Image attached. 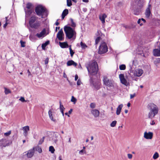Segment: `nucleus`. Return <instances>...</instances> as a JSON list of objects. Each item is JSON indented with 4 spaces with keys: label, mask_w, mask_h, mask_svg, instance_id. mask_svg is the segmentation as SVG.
I'll return each instance as SVG.
<instances>
[{
    "label": "nucleus",
    "mask_w": 160,
    "mask_h": 160,
    "mask_svg": "<svg viewBox=\"0 0 160 160\" xmlns=\"http://www.w3.org/2000/svg\"><path fill=\"white\" fill-rule=\"evenodd\" d=\"M87 68L90 75H96L98 71V66L97 62L95 61H92L87 64Z\"/></svg>",
    "instance_id": "obj_1"
},
{
    "label": "nucleus",
    "mask_w": 160,
    "mask_h": 160,
    "mask_svg": "<svg viewBox=\"0 0 160 160\" xmlns=\"http://www.w3.org/2000/svg\"><path fill=\"white\" fill-rule=\"evenodd\" d=\"M66 38L68 39H76V32L73 28L70 26H65L64 28Z\"/></svg>",
    "instance_id": "obj_2"
},
{
    "label": "nucleus",
    "mask_w": 160,
    "mask_h": 160,
    "mask_svg": "<svg viewBox=\"0 0 160 160\" xmlns=\"http://www.w3.org/2000/svg\"><path fill=\"white\" fill-rule=\"evenodd\" d=\"M149 109L150 112L148 114V117L149 118L152 119L158 113V108L155 105L152 103L149 105Z\"/></svg>",
    "instance_id": "obj_3"
},
{
    "label": "nucleus",
    "mask_w": 160,
    "mask_h": 160,
    "mask_svg": "<svg viewBox=\"0 0 160 160\" xmlns=\"http://www.w3.org/2000/svg\"><path fill=\"white\" fill-rule=\"evenodd\" d=\"M100 43L98 52L100 54H102L108 51V48L106 44L103 41H95V44H97Z\"/></svg>",
    "instance_id": "obj_4"
},
{
    "label": "nucleus",
    "mask_w": 160,
    "mask_h": 160,
    "mask_svg": "<svg viewBox=\"0 0 160 160\" xmlns=\"http://www.w3.org/2000/svg\"><path fill=\"white\" fill-rule=\"evenodd\" d=\"M35 11L37 14L38 16H42V18H43L44 15L46 16L47 14L45 8L40 5L38 6L36 8Z\"/></svg>",
    "instance_id": "obj_5"
},
{
    "label": "nucleus",
    "mask_w": 160,
    "mask_h": 160,
    "mask_svg": "<svg viewBox=\"0 0 160 160\" xmlns=\"http://www.w3.org/2000/svg\"><path fill=\"white\" fill-rule=\"evenodd\" d=\"M49 33L48 29L44 28L39 33H37L36 36L40 39H42Z\"/></svg>",
    "instance_id": "obj_6"
},
{
    "label": "nucleus",
    "mask_w": 160,
    "mask_h": 160,
    "mask_svg": "<svg viewBox=\"0 0 160 160\" xmlns=\"http://www.w3.org/2000/svg\"><path fill=\"white\" fill-rule=\"evenodd\" d=\"M104 84L106 86L110 87L113 86V81L111 80H109L106 76H104L103 79Z\"/></svg>",
    "instance_id": "obj_7"
},
{
    "label": "nucleus",
    "mask_w": 160,
    "mask_h": 160,
    "mask_svg": "<svg viewBox=\"0 0 160 160\" xmlns=\"http://www.w3.org/2000/svg\"><path fill=\"white\" fill-rule=\"evenodd\" d=\"M152 9V5L149 3L148 4V7L145 10V14L147 18H149L151 15V10Z\"/></svg>",
    "instance_id": "obj_8"
},
{
    "label": "nucleus",
    "mask_w": 160,
    "mask_h": 160,
    "mask_svg": "<svg viewBox=\"0 0 160 160\" xmlns=\"http://www.w3.org/2000/svg\"><path fill=\"white\" fill-rule=\"evenodd\" d=\"M10 145L8 141L6 139L3 138L0 140V147L1 148L5 147Z\"/></svg>",
    "instance_id": "obj_9"
},
{
    "label": "nucleus",
    "mask_w": 160,
    "mask_h": 160,
    "mask_svg": "<svg viewBox=\"0 0 160 160\" xmlns=\"http://www.w3.org/2000/svg\"><path fill=\"white\" fill-rule=\"evenodd\" d=\"M143 72L144 71L142 69L137 68L135 70L133 73L135 76L139 77L142 76Z\"/></svg>",
    "instance_id": "obj_10"
},
{
    "label": "nucleus",
    "mask_w": 160,
    "mask_h": 160,
    "mask_svg": "<svg viewBox=\"0 0 160 160\" xmlns=\"http://www.w3.org/2000/svg\"><path fill=\"white\" fill-rule=\"evenodd\" d=\"M96 40H100L103 39L104 37V35L100 31H98L96 34Z\"/></svg>",
    "instance_id": "obj_11"
},
{
    "label": "nucleus",
    "mask_w": 160,
    "mask_h": 160,
    "mask_svg": "<svg viewBox=\"0 0 160 160\" xmlns=\"http://www.w3.org/2000/svg\"><path fill=\"white\" fill-rule=\"evenodd\" d=\"M119 78L122 83L126 86H127L128 85V83L127 82V81L125 79L123 74H120L119 75Z\"/></svg>",
    "instance_id": "obj_12"
},
{
    "label": "nucleus",
    "mask_w": 160,
    "mask_h": 160,
    "mask_svg": "<svg viewBox=\"0 0 160 160\" xmlns=\"http://www.w3.org/2000/svg\"><path fill=\"white\" fill-rule=\"evenodd\" d=\"M132 1L135 3L137 6L138 7H142L144 4V0H132Z\"/></svg>",
    "instance_id": "obj_13"
},
{
    "label": "nucleus",
    "mask_w": 160,
    "mask_h": 160,
    "mask_svg": "<svg viewBox=\"0 0 160 160\" xmlns=\"http://www.w3.org/2000/svg\"><path fill=\"white\" fill-rule=\"evenodd\" d=\"M34 148H32L28 150L26 154L27 157L28 158H32L34 155Z\"/></svg>",
    "instance_id": "obj_14"
},
{
    "label": "nucleus",
    "mask_w": 160,
    "mask_h": 160,
    "mask_svg": "<svg viewBox=\"0 0 160 160\" xmlns=\"http://www.w3.org/2000/svg\"><path fill=\"white\" fill-rule=\"evenodd\" d=\"M57 37L59 40H62L64 39V35L62 30H60L58 32Z\"/></svg>",
    "instance_id": "obj_15"
},
{
    "label": "nucleus",
    "mask_w": 160,
    "mask_h": 160,
    "mask_svg": "<svg viewBox=\"0 0 160 160\" xmlns=\"http://www.w3.org/2000/svg\"><path fill=\"white\" fill-rule=\"evenodd\" d=\"M153 133L151 132H145L144 133V137L146 139H151L153 136Z\"/></svg>",
    "instance_id": "obj_16"
},
{
    "label": "nucleus",
    "mask_w": 160,
    "mask_h": 160,
    "mask_svg": "<svg viewBox=\"0 0 160 160\" xmlns=\"http://www.w3.org/2000/svg\"><path fill=\"white\" fill-rule=\"evenodd\" d=\"M142 7H138L135 8L133 9V13L134 14L138 15L140 14L141 11V10Z\"/></svg>",
    "instance_id": "obj_17"
},
{
    "label": "nucleus",
    "mask_w": 160,
    "mask_h": 160,
    "mask_svg": "<svg viewBox=\"0 0 160 160\" xmlns=\"http://www.w3.org/2000/svg\"><path fill=\"white\" fill-rule=\"evenodd\" d=\"M153 55L156 57L160 56V48L154 49L153 51Z\"/></svg>",
    "instance_id": "obj_18"
},
{
    "label": "nucleus",
    "mask_w": 160,
    "mask_h": 160,
    "mask_svg": "<svg viewBox=\"0 0 160 160\" xmlns=\"http://www.w3.org/2000/svg\"><path fill=\"white\" fill-rule=\"evenodd\" d=\"M107 16L105 14H103L99 15V18L100 20L102 23H104L105 22V19L106 18Z\"/></svg>",
    "instance_id": "obj_19"
},
{
    "label": "nucleus",
    "mask_w": 160,
    "mask_h": 160,
    "mask_svg": "<svg viewBox=\"0 0 160 160\" xmlns=\"http://www.w3.org/2000/svg\"><path fill=\"white\" fill-rule=\"evenodd\" d=\"M40 22L36 21L35 22L32 24V25H31L30 27L32 28L37 29L40 26Z\"/></svg>",
    "instance_id": "obj_20"
},
{
    "label": "nucleus",
    "mask_w": 160,
    "mask_h": 160,
    "mask_svg": "<svg viewBox=\"0 0 160 160\" xmlns=\"http://www.w3.org/2000/svg\"><path fill=\"white\" fill-rule=\"evenodd\" d=\"M37 18L34 16L31 17L29 21V24L30 26L32 25V24L35 22Z\"/></svg>",
    "instance_id": "obj_21"
},
{
    "label": "nucleus",
    "mask_w": 160,
    "mask_h": 160,
    "mask_svg": "<svg viewBox=\"0 0 160 160\" xmlns=\"http://www.w3.org/2000/svg\"><path fill=\"white\" fill-rule=\"evenodd\" d=\"M23 134L25 136H26L28 134V132L29 130V127L27 126L23 128Z\"/></svg>",
    "instance_id": "obj_22"
},
{
    "label": "nucleus",
    "mask_w": 160,
    "mask_h": 160,
    "mask_svg": "<svg viewBox=\"0 0 160 160\" xmlns=\"http://www.w3.org/2000/svg\"><path fill=\"white\" fill-rule=\"evenodd\" d=\"M67 66H70L73 65L74 67H76L77 65V63L75 62L72 60H69L68 61L67 63Z\"/></svg>",
    "instance_id": "obj_23"
},
{
    "label": "nucleus",
    "mask_w": 160,
    "mask_h": 160,
    "mask_svg": "<svg viewBox=\"0 0 160 160\" xmlns=\"http://www.w3.org/2000/svg\"><path fill=\"white\" fill-rule=\"evenodd\" d=\"M91 113L95 117H98L99 114V112L96 109L92 110Z\"/></svg>",
    "instance_id": "obj_24"
},
{
    "label": "nucleus",
    "mask_w": 160,
    "mask_h": 160,
    "mask_svg": "<svg viewBox=\"0 0 160 160\" xmlns=\"http://www.w3.org/2000/svg\"><path fill=\"white\" fill-rule=\"evenodd\" d=\"M123 105L122 104H121L118 106V107L117 108L116 110V114L117 115H119L120 114L122 109L123 107Z\"/></svg>",
    "instance_id": "obj_25"
},
{
    "label": "nucleus",
    "mask_w": 160,
    "mask_h": 160,
    "mask_svg": "<svg viewBox=\"0 0 160 160\" xmlns=\"http://www.w3.org/2000/svg\"><path fill=\"white\" fill-rule=\"evenodd\" d=\"M59 45L62 48H68V45L67 42H59Z\"/></svg>",
    "instance_id": "obj_26"
},
{
    "label": "nucleus",
    "mask_w": 160,
    "mask_h": 160,
    "mask_svg": "<svg viewBox=\"0 0 160 160\" xmlns=\"http://www.w3.org/2000/svg\"><path fill=\"white\" fill-rule=\"evenodd\" d=\"M68 13V10L67 9H65L63 12L62 14V19H63L64 18V17L66 16Z\"/></svg>",
    "instance_id": "obj_27"
},
{
    "label": "nucleus",
    "mask_w": 160,
    "mask_h": 160,
    "mask_svg": "<svg viewBox=\"0 0 160 160\" xmlns=\"http://www.w3.org/2000/svg\"><path fill=\"white\" fill-rule=\"evenodd\" d=\"M146 22L145 19L143 18L139 19L138 21V23L139 24L140 26H142L143 25V23Z\"/></svg>",
    "instance_id": "obj_28"
},
{
    "label": "nucleus",
    "mask_w": 160,
    "mask_h": 160,
    "mask_svg": "<svg viewBox=\"0 0 160 160\" xmlns=\"http://www.w3.org/2000/svg\"><path fill=\"white\" fill-rule=\"evenodd\" d=\"M48 114L49 117L50 119L53 121L55 122H56V119H53L52 117V112L51 110H50L48 111Z\"/></svg>",
    "instance_id": "obj_29"
},
{
    "label": "nucleus",
    "mask_w": 160,
    "mask_h": 160,
    "mask_svg": "<svg viewBox=\"0 0 160 160\" xmlns=\"http://www.w3.org/2000/svg\"><path fill=\"white\" fill-rule=\"evenodd\" d=\"M49 43V41H47L46 42H45L44 43H43L42 45V48L43 50H45L46 47L48 45Z\"/></svg>",
    "instance_id": "obj_30"
},
{
    "label": "nucleus",
    "mask_w": 160,
    "mask_h": 160,
    "mask_svg": "<svg viewBox=\"0 0 160 160\" xmlns=\"http://www.w3.org/2000/svg\"><path fill=\"white\" fill-rule=\"evenodd\" d=\"M70 20L71 22L70 25L72 28L74 29V28L76 26V23L73 21V20L72 19H70Z\"/></svg>",
    "instance_id": "obj_31"
},
{
    "label": "nucleus",
    "mask_w": 160,
    "mask_h": 160,
    "mask_svg": "<svg viewBox=\"0 0 160 160\" xmlns=\"http://www.w3.org/2000/svg\"><path fill=\"white\" fill-rule=\"evenodd\" d=\"M25 10L26 15L28 16H30L32 12V10L31 9H28L27 11L25 9Z\"/></svg>",
    "instance_id": "obj_32"
},
{
    "label": "nucleus",
    "mask_w": 160,
    "mask_h": 160,
    "mask_svg": "<svg viewBox=\"0 0 160 160\" xmlns=\"http://www.w3.org/2000/svg\"><path fill=\"white\" fill-rule=\"evenodd\" d=\"M34 148L36 151H38L39 153H41L42 152L41 148L39 146H37Z\"/></svg>",
    "instance_id": "obj_33"
},
{
    "label": "nucleus",
    "mask_w": 160,
    "mask_h": 160,
    "mask_svg": "<svg viewBox=\"0 0 160 160\" xmlns=\"http://www.w3.org/2000/svg\"><path fill=\"white\" fill-rule=\"evenodd\" d=\"M154 64L157 65L159 63H160V58H156L154 61Z\"/></svg>",
    "instance_id": "obj_34"
},
{
    "label": "nucleus",
    "mask_w": 160,
    "mask_h": 160,
    "mask_svg": "<svg viewBox=\"0 0 160 160\" xmlns=\"http://www.w3.org/2000/svg\"><path fill=\"white\" fill-rule=\"evenodd\" d=\"M60 110L61 112L64 111L65 108L64 107L63 105L61 104V102H60Z\"/></svg>",
    "instance_id": "obj_35"
},
{
    "label": "nucleus",
    "mask_w": 160,
    "mask_h": 160,
    "mask_svg": "<svg viewBox=\"0 0 160 160\" xmlns=\"http://www.w3.org/2000/svg\"><path fill=\"white\" fill-rule=\"evenodd\" d=\"M71 101L73 102V104H75L77 102V99L74 97L73 96L72 97L71 99Z\"/></svg>",
    "instance_id": "obj_36"
},
{
    "label": "nucleus",
    "mask_w": 160,
    "mask_h": 160,
    "mask_svg": "<svg viewBox=\"0 0 160 160\" xmlns=\"http://www.w3.org/2000/svg\"><path fill=\"white\" fill-rule=\"evenodd\" d=\"M119 69L120 70H124L126 69V66L124 64H122L119 66Z\"/></svg>",
    "instance_id": "obj_37"
},
{
    "label": "nucleus",
    "mask_w": 160,
    "mask_h": 160,
    "mask_svg": "<svg viewBox=\"0 0 160 160\" xmlns=\"http://www.w3.org/2000/svg\"><path fill=\"white\" fill-rule=\"evenodd\" d=\"M49 151L52 153H53L55 151V149H54L53 147L52 146H51L49 148Z\"/></svg>",
    "instance_id": "obj_38"
},
{
    "label": "nucleus",
    "mask_w": 160,
    "mask_h": 160,
    "mask_svg": "<svg viewBox=\"0 0 160 160\" xmlns=\"http://www.w3.org/2000/svg\"><path fill=\"white\" fill-rule=\"evenodd\" d=\"M159 157V154L158 152H156L153 155V158L154 159H157Z\"/></svg>",
    "instance_id": "obj_39"
},
{
    "label": "nucleus",
    "mask_w": 160,
    "mask_h": 160,
    "mask_svg": "<svg viewBox=\"0 0 160 160\" xmlns=\"http://www.w3.org/2000/svg\"><path fill=\"white\" fill-rule=\"evenodd\" d=\"M67 3L68 6H71L72 5L71 0H67Z\"/></svg>",
    "instance_id": "obj_40"
},
{
    "label": "nucleus",
    "mask_w": 160,
    "mask_h": 160,
    "mask_svg": "<svg viewBox=\"0 0 160 160\" xmlns=\"http://www.w3.org/2000/svg\"><path fill=\"white\" fill-rule=\"evenodd\" d=\"M116 123L117 121H112L110 124L111 127H114L116 126Z\"/></svg>",
    "instance_id": "obj_41"
},
{
    "label": "nucleus",
    "mask_w": 160,
    "mask_h": 160,
    "mask_svg": "<svg viewBox=\"0 0 160 160\" xmlns=\"http://www.w3.org/2000/svg\"><path fill=\"white\" fill-rule=\"evenodd\" d=\"M20 43H21V46L22 47H24L25 46L26 42L23 41H20Z\"/></svg>",
    "instance_id": "obj_42"
},
{
    "label": "nucleus",
    "mask_w": 160,
    "mask_h": 160,
    "mask_svg": "<svg viewBox=\"0 0 160 160\" xmlns=\"http://www.w3.org/2000/svg\"><path fill=\"white\" fill-rule=\"evenodd\" d=\"M4 89H5L4 92H5V93L6 94H7L8 93H11V91L9 89H7L6 88H5Z\"/></svg>",
    "instance_id": "obj_43"
},
{
    "label": "nucleus",
    "mask_w": 160,
    "mask_h": 160,
    "mask_svg": "<svg viewBox=\"0 0 160 160\" xmlns=\"http://www.w3.org/2000/svg\"><path fill=\"white\" fill-rule=\"evenodd\" d=\"M32 4L30 3H28L27 4V8L28 9H31Z\"/></svg>",
    "instance_id": "obj_44"
},
{
    "label": "nucleus",
    "mask_w": 160,
    "mask_h": 160,
    "mask_svg": "<svg viewBox=\"0 0 160 160\" xmlns=\"http://www.w3.org/2000/svg\"><path fill=\"white\" fill-rule=\"evenodd\" d=\"M5 19H6V22H5V24H4L3 25V27L4 28H5L7 26V25L8 24V18L6 17L5 18Z\"/></svg>",
    "instance_id": "obj_45"
},
{
    "label": "nucleus",
    "mask_w": 160,
    "mask_h": 160,
    "mask_svg": "<svg viewBox=\"0 0 160 160\" xmlns=\"http://www.w3.org/2000/svg\"><path fill=\"white\" fill-rule=\"evenodd\" d=\"M81 45L82 48H85L87 47V45L85 44L82 43V42H81Z\"/></svg>",
    "instance_id": "obj_46"
},
{
    "label": "nucleus",
    "mask_w": 160,
    "mask_h": 160,
    "mask_svg": "<svg viewBox=\"0 0 160 160\" xmlns=\"http://www.w3.org/2000/svg\"><path fill=\"white\" fill-rule=\"evenodd\" d=\"M11 133V131H9L8 132H6V133H4V135L5 136H9Z\"/></svg>",
    "instance_id": "obj_47"
},
{
    "label": "nucleus",
    "mask_w": 160,
    "mask_h": 160,
    "mask_svg": "<svg viewBox=\"0 0 160 160\" xmlns=\"http://www.w3.org/2000/svg\"><path fill=\"white\" fill-rule=\"evenodd\" d=\"M69 50L71 56L72 57L73 54L74 53V52L72 50L71 47L69 48Z\"/></svg>",
    "instance_id": "obj_48"
},
{
    "label": "nucleus",
    "mask_w": 160,
    "mask_h": 160,
    "mask_svg": "<svg viewBox=\"0 0 160 160\" xmlns=\"http://www.w3.org/2000/svg\"><path fill=\"white\" fill-rule=\"evenodd\" d=\"M44 137H43L41 139H40V140H39L38 144H42L44 142Z\"/></svg>",
    "instance_id": "obj_49"
},
{
    "label": "nucleus",
    "mask_w": 160,
    "mask_h": 160,
    "mask_svg": "<svg viewBox=\"0 0 160 160\" xmlns=\"http://www.w3.org/2000/svg\"><path fill=\"white\" fill-rule=\"evenodd\" d=\"M19 100L22 102H26L27 101L25 100L24 98L23 97H21Z\"/></svg>",
    "instance_id": "obj_50"
},
{
    "label": "nucleus",
    "mask_w": 160,
    "mask_h": 160,
    "mask_svg": "<svg viewBox=\"0 0 160 160\" xmlns=\"http://www.w3.org/2000/svg\"><path fill=\"white\" fill-rule=\"evenodd\" d=\"M83 152L84 153H86L85 150L84 149H82L79 152V154H82V153Z\"/></svg>",
    "instance_id": "obj_51"
},
{
    "label": "nucleus",
    "mask_w": 160,
    "mask_h": 160,
    "mask_svg": "<svg viewBox=\"0 0 160 160\" xmlns=\"http://www.w3.org/2000/svg\"><path fill=\"white\" fill-rule=\"evenodd\" d=\"M95 104L93 103H91L90 105V107L92 108H94L95 107Z\"/></svg>",
    "instance_id": "obj_52"
},
{
    "label": "nucleus",
    "mask_w": 160,
    "mask_h": 160,
    "mask_svg": "<svg viewBox=\"0 0 160 160\" xmlns=\"http://www.w3.org/2000/svg\"><path fill=\"white\" fill-rule=\"evenodd\" d=\"M81 80L79 79L77 82V85L78 86L80 85L81 84Z\"/></svg>",
    "instance_id": "obj_53"
},
{
    "label": "nucleus",
    "mask_w": 160,
    "mask_h": 160,
    "mask_svg": "<svg viewBox=\"0 0 160 160\" xmlns=\"http://www.w3.org/2000/svg\"><path fill=\"white\" fill-rule=\"evenodd\" d=\"M128 158L129 159H131L132 158V155L131 154H128Z\"/></svg>",
    "instance_id": "obj_54"
},
{
    "label": "nucleus",
    "mask_w": 160,
    "mask_h": 160,
    "mask_svg": "<svg viewBox=\"0 0 160 160\" xmlns=\"http://www.w3.org/2000/svg\"><path fill=\"white\" fill-rule=\"evenodd\" d=\"M136 96V94L135 93L133 94H130V98L132 99Z\"/></svg>",
    "instance_id": "obj_55"
},
{
    "label": "nucleus",
    "mask_w": 160,
    "mask_h": 160,
    "mask_svg": "<svg viewBox=\"0 0 160 160\" xmlns=\"http://www.w3.org/2000/svg\"><path fill=\"white\" fill-rule=\"evenodd\" d=\"M48 62V58H47L46 59L45 61V64H47Z\"/></svg>",
    "instance_id": "obj_56"
},
{
    "label": "nucleus",
    "mask_w": 160,
    "mask_h": 160,
    "mask_svg": "<svg viewBox=\"0 0 160 160\" xmlns=\"http://www.w3.org/2000/svg\"><path fill=\"white\" fill-rule=\"evenodd\" d=\"M155 124V123L153 120L152 121L150 122V124L152 125H154Z\"/></svg>",
    "instance_id": "obj_57"
},
{
    "label": "nucleus",
    "mask_w": 160,
    "mask_h": 160,
    "mask_svg": "<svg viewBox=\"0 0 160 160\" xmlns=\"http://www.w3.org/2000/svg\"><path fill=\"white\" fill-rule=\"evenodd\" d=\"M78 78V76L77 75H76L75 77V80L77 81Z\"/></svg>",
    "instance_id": "obj_58"
},
{
    "label": "nucleus",
    "mask_w": 160,
    "mask_h": 160,
    "mask_svg": "<svg viewBox=\"0 0 160 160\" xmlns=\"http://www.w3.org/2000/svg\"><path fill=\"white\" fill-rule=\"evenodd\" d=\"M72 109H71L70 110L68 111V113L69 114H71L72 113Z\"/></svg>",
    "instance_id": "obj_59"
},
{
    "label": "nucleus",
    "mask_w": 160,
    "mask_h": 160,
    "mask_svg": "<svg viewBox=\"0 0 160 160\" xmlns=\"http://www.w3.org/2000/svg\"><path fill=\"white\" fill-rule=\"evenodd\" d=\"M83 2L88 3L89 2L88 0H82Z\"/></svg>",
    "instance_id": "obj_60"
},
{
    "label": "nucleus",
    "mask_w": 160,
    "mask_h": 160,
    "mask_svg": "<svg viewBox=\"0 0 160 160\" xmlns=\"http://www.w3.org/2000/svg\"><path fill=\"white\" fill-rule=\"evenodd\" d=\"M82 10L84 12H86L87 11V9L86 8H84L82 9Z\"/></svg>",
    "instance_id": "obj_61"
},
{
    "label": "nucleus",
    "mask_w": 160,
    "mask_h": 160,
    "mask_svg": "<svg viewBox=\"0 0 160 160\" xmlns=\"http://www.w3.org/2000/svg\"><path fill=\"white\" fill-rule=\"evenodd\" d=\"M28 76H29L31 75V72H30L29 70H28Z\"/></svg>",
    "instance_id": "obj_62"
},
{
    "label": "nucleus",
    "mask_w": 160,
    "mask_h": 160,
    "mask_svg": "<svg viewBox=\"0 0 160 160\" xmlns=\"http://www.w3.org/2000/svg\"><path fill=\"white\" fill-rule=\"evenodd\" d=\"M59 22H58V21H57L55 22V25L57 26H58L59 25Z\"/></svg>",
    "instance_id": "obj_63"
},
{
    "label": "nucleus",
    "mask_w": 160,
    "mask_h": 160,
    "mask_svg": "<svg viewBox=\"0 0 160 160\" xmlns=\"http://www.w3.org/2000/svg\"><path fill=\"white\" fill-rule=\"evenodd\" d=\"M130 103H129V102H128V104H127V106L128 107H130Z\"/></svg>",
    "instance_id": "obj_64"
}]
</instances>
